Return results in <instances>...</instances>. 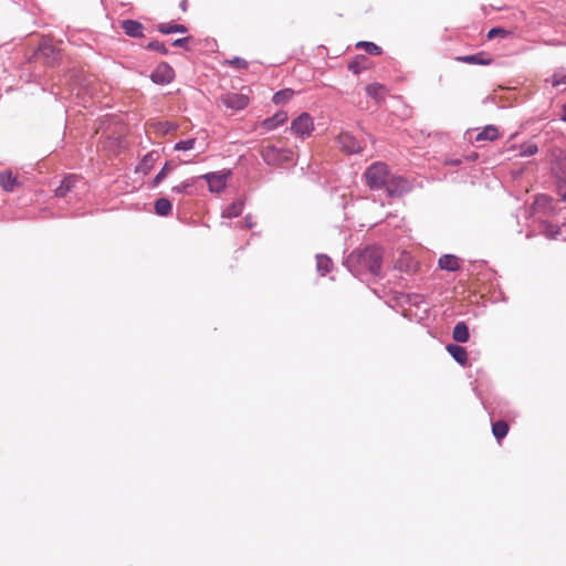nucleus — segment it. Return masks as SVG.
Masks as SVG:
<instances>
[{
	"label": "nucleus",
	"mask_w": 566,
	"mask_h": 566,
	"mask_svg": "<svg viewBox=\"0 0 566 566\" xmlns=\"http://www.w3.org/2000/svg\"><path fill=\"white\" fill-rule=\"evenodd\" d=\"M366 184L371 189L386 188L389 196H401L409 190V184L401 177L390 176L384 163H375L365 171Z\"/></svg>",
	"instance_id": "1"
},
{
	"label": "nucleus",
	"mask_w": 566,
	"mask_h": 566,
	"mask_svg": "<svg viewBox=\"0 0 566 566\" xmlns=\"http://www.w3.org/2000/svg\"><path fill=\"white\" fill-rule=\"evenodd\" d=\"M259 154L268 166L281 167L293 161L294 153L291 148L277 145L272 139H263L259 146Z\"/></svg>",
	"instance_id": "2"
},
{
	"label": "nucleus",
	"mask_w": 566,
	"mask_h": 566,
	"mask_svg": "<svg viewBox=\"0 0 566 566\" xmlns=\"http://www.w3.org/2000/svg\"><path fill=\"white\" fill-rule=\"evenodd\" d=\"M359 268L366 269L369 273L378 275L381 270L382 252L379 248H366L357 255Z\"/></svg>",
	"instance_id": "3"
},
{
	"label": "nucleus",
	"mask_w": 566,
	"mask_h": 566,
	"mask_svg": "<svg viewBox=\"0 0 566 566\" xmlns=\"http://www.w3.org/2000/svg\"><path fill=\"white\" fill-rule=\"evenodd\" d=\"M219 103L227 109L239 112L248 107L250 96L243 93L228 92L219 97Z\"/></svg>",
	"instance_id": "4"
},
{
	"label": "nucleus",
	"mask_w": 566,
	"mask_h": 566,
	"mask_svg": "<svg viewBox=\"0 0 566 566\" xmlns=\"http://www.w3.org/2000/svg\"><path fill=\"white\" fill-rule=\"evenodd\" d=\"M291 133L300 138H307L314 130V120L308 113H302L291 123Z\"/></svg>",
	"instance_id": "5"
},
{
	"label": "nucleus",
	"mask_w": 566,
	"mask_h": 566,
	"mask_svg": "<svg viewBox=\"0 0 566 566\" xmlns=\"http://www.w3.org/2000/svg\"><path fill=\"white\" fill-rule=\"evenodd\" d=\"M228 174L222 171H216V172H209L200 176L199 178H202L207 181L209 190L211 192H220L222 191L227 186V179Z\"/></svg>",
	"instance_id": "6"
},
{
	"label": "nucleus",
	"mask_w": 566,
	"mask_h": 566,
	"mask_svg": "<svg viewBox=\"0 0 566 566\" xmlns=\"http://www.w3.org/2000/svg\"><path fill=\"white\" fill-rule=\"evenodd\" d=\"M175 77V71L174 69L163 62L154 70V72L150 75V78L156 84H169Z\"/></svg>",
	"instance_id": "7"
},
{
	"label": "nucleus",
	"mask_w": 566,
	"mask_h": 566,
	"mask_svg": "<svg viewBox=\"0 0 566 566\" xmlns=\"http://www.w3.org/2000/svg\"><path fill=\"white\" fill-rule=\"evenodd\" d=\"M337 142L340 149L347 154H357L363 149L360 143L349 133H340Z\"/></svg>",
	"instance_id": "8"
},
{
	"label": "nucleus",
	"mask_w": 566,
	"mask_h": 566,
	"mask_svg": "<svg viewBox=\"0 0 566 566\" xmlns=\"http://www.w3.org/2000/svg\"><path fill=\"white\" fill-rule=\"evenodd\" d=\"M289 116L285 111H279L273 116L265 118L261 122L260 126L261 128L265 129L266 132L273 130L276 127L283 125L287 120Z\"/></svg>",
	"instance_id": "9"
},
{
	"label": "nucleus",
	"mask_w": 566,
	"mask_h": 566,
	"mask_svg": "<svg viewBox=\"0 0 566 566\" xmlns=\"http://www.w3.org/2000/svg\"><path fill=\"white\" fill-rule=\"evenodd\" d=\"M455 60L462 63L479 65H490L492 63V57L485 52H480L472 55L457 56Z\"/></svg>",
	"instance_id": "10"
},
{
	"label": "nucleus",
	"mask_w": 566,
	"mask_h": 566,
	"mask_svg": "<svg viewBox=\"0 0 566 566\" xmlns=\"http://www.w3.org/2000/svg\"><path fill=\"white\" fill-rule=\"evenodd\" d=\"M159 158V154L155 150L149 151L146 154L138 166L136 167V172H142L144 175H147L155 166L156 161Z\"/></svg>",
	"instance_id": "11"
},
{
	"label": "nucleus",
	"mask_w": 566,
	"mask_h": 566,
	"mask_svg": "<svg viewBox=\"0 0 566 566\" xmlns=\"http://www.w3.org/2000/svg\"><path fill=\"white\" fill-rule=\"evenodd\" d=\"M367 95L376 101L377 104H380L385 101L387 95V88L385 85L379 83H371L365 88Z\"/></svg>",
	"instance_id": "12"
},
{
	"label": "nucleus",
	"mask_w": 566,
	"mask_h": 566,
	"mask_svg": "<svg viewBox=\"0 0 566 566\" xmlns=\"http://www.w3.org/2000/svg\"><path fill=\"white\" fill-rule=\"evenodd\" d=\"M78 177L76 175H69L66 176L61 185L55 190V196L60 198H64L69 192L72 191V189L75 187L76 182L78 181Z\"/></svg>",
	"instance_id": "13"
},
{
	"label": "nucleus",
	"mask_w": 566,
	"mask_h": 566,
	"mask_svg": "<svg viewBox=\"0 0 566 566\" xmlns=\"http://www.w3.org/2000/svg\"><path fill=\"white\" fill-rule=\"evenodd\" d=\"M0 186L4 191H13L17 187L20 186L15 176H13L12 171L4 170L0 171Z\"/></svg>",
	"instance_id": "14"
},
{
	"label": "nucleus",
	"mask_w": 566,
	"mask_h": 566,
	"mask_svg": "<svg viewBox=\"0 0 566 566\" xmlns=\"http://www.w3.org/2000/svg\"><path fill=\"white\" fill-rule=\"evenodd\" d=\"M124 32L132 38H142L144 27L140 22L135 20H124L122 22Z\"/></svg>",
	"instance_id": "15"
},
{
	"label": "nucleus",
	"mask_w": 566,
	"mask_h": 566,
	"mask_svg": "<svg viewBox=\"0 0 566 566\" xmlns=\"http://www.w3.org/2000/svg\"><path fill=\"white\" fill-rule=\"evenodd\" d=\"M500 137V132L494 125H486L480 133L475 136V142H493Z\"/></svg>",
	"instance_id": "16"
},
{
	"label": "nucleus",
	"mask_w": 566,
	"mask_h": 566,
	"mask_svg": "<svg viewBox=\"0 0 566 566\" xmlns=\"http://www.w3.org/2000/svg\"><path fill=\"white\" fill-rule=\"evenodd\" d=\"M447 352L453 357L455 361L465 365L468 361L467 349L462 346L450 344L447 346Z\"/></svg>",
	"instance_id": "17"
},
{
	"label": "nucleus",
	"mask_w": 566,
	"mask_h": 566,
	"mask_svg": "<svg viewBox=\"0 0 566 566\" xmlns=\"http://www.w3.org/2000/svg\"><path fill=\"white\" fill-rule=\"evenodd\" d=\"M469 337L468 325L464 322L457 323L452 331V338L458 343H467Z\"/></svg>",
	"instance_id": "18"
},
{
	"label": "nucleus",
	"mask_w": 566,
	"mask_h": 566,
	"mask_svg": "<svg viewBox=\"0 0 566 566\" xmlns=\"http://www.w3.org/2000/svg\"><path fill=\"white\" fill-rule=\"evenodd\" d=\"M439 268L447 271H457L460 268L459 259L452 254H444L438 261Z\"/></svg>",
	"instance_id": "19"
},
{
	"label": "nucleus",
	"mask_w": 566,
	"mask_h": 566,
	"mask_svg": "<svg viewBox=\"0 0 566 566\" xmlns=\"http://www.w3.org/2000/svg\"><path fill=\"white\" fill-rule=\"evenodd\" d=\"M368 67L369 60L365 55H357L353 61L348 63V70L356 75L367 70Z\"/></svg>",
	"instance_id": "20"
},
{
	"label": "nucleus",
	"mask_w": 566,
	"mask_h": 566,
	"mask_svg": "<svg viewBox=\"0 0 566 566\" xmlns=\"http://www.w3.org/2000/svg\"><path fill=\"white\" fill-rule=\"evenodd\" d=\"M294 94H295V92L292 88H284V90L276 92L273 95L272 101L276 105L285 104L290 99L293 98Z\"/></svg>",
	"instance_id": "21"
},
{
	"label": "nucleus",
	"mask_w": 566,
	"mask_h": 566,
	"mask_svg": "<svg viewBox=\"0 0 566 566\" xmlns=\"http://www.w3.org/2000/svg\"><path fill=\"white\" fill-rule=\"evenodd\" d=\"M157 29L164 34L185 33L187 31L185 25L177 23H160Z\"/></svg>",
	"instance_id": "22"
},
{
	"label": "nucleus",
	"mask_w": 566,
	"mask_h": 566,
	"mask_svg": "<svg viewBox=\"0 0 566 566\" xmlns=\"http://www.w3.org/2000/svg\"><path fill=\"white\" fill-rule=\"evenodd\" d=\"M242 210H243V202L239 200V201H235V202L229 205L222 211V217L223 218H235L242 213Z\"/></svg>",
	"instance_id": "23"
},
{
	"label": "nucleus",
	"mask_w": 566,
	"mask_h": 566,
	"mask_svg": "<svg viewBox=\"0 0 566 566\" xmlns=\"http://www.w3.org/2000/svg\"><path fill=\"white\" fill-rule=\"evenodd\" d=\"M509 432V424L504 420H497L492 424V433L500 441L502 440Z\"/></svg>",
	"instance_id": "24"
},
{
	"label": "nucleus",
	"mask_w": 566,
	"mask_h": 566,
	"mask_svg": "<svg viewBox=\"0 0 566 566\" xmlns=\"http://www.w3.org/2000/svg\"><path fill=\"white\" fill-rule=\"evenodd\" d=\"M316 268L317 271L321 272L322 275L328 273L333 268L332 260L326 255H317L316 256Z\"/></svg>",
	"instance_id": "25"
},
{
	"label": "nucleus",
	"mask_w": 566,
	"mask_h": 566,
	"mask_svg": "<svg viewBox=\"0 0 566 566\" xmlns=\"http://www.w3.org/2000/svg\"><path fill=\"white\" fill-rule=\"evenodd\" d=\"M155 211L159 216H168L171 211V202L166 198H159L155 202Z\"/></svg>",
	"instance_id": "26"
},
{
	"label": "nucleus",
	"mask_w": 566,
	"mask_h": 566,
	"mask_svg": "<svg viewBox=\"0 0 566 566\" xmlns=\"http://www.w3.org/2000/svg\"><path fill=\"white\" fill-rule=\"evenodd\" d=\"M538 147L534 143H526L520 146V154L521 157H531L535 154H537Z\"/></svg>",
	"instance_id": "27"
},
{
	"label": "nucleus",
	"mask_w": 566,
	"mask_h": 566,
	"mask_svg": "<svg viewBox=\"0 0 566 566\" xmlns=\"http://www.w3.org/2000/svg\"><path fill=\"white\" fill-rule=\"evenodd\" d=\"M357 48H363L370 55H379L381 49L373 42H358Z\"/></svg>",
	"instance_id": "28"
},
{
	"label": "nucleus",
	"mask_w": 566,
	"mask_h": 566,
	"mask_svg": "<svg viewBox=\"0 0 566 566\" xmlns=\"http://www.w3.org/2000/svg\"><path fill=\"white\" fill-rule=\"evenodd\" d=\"M195 185V179H188L181 182L180 185L174 186L171 190L177 193H187L189 195V188Z\"/></svg>",
	"instance_id": "29"
},
{
	"label": "nucleus",
	"mask_w": 566,
	"mask_h": 566,
	"mask_svg": "<svg viewBox=\"0 0 566 566\" xmlns=\"http://www.w3.org/2000/svg\"><path fill=\"white\" fill-rule=\"evenodd\" d=\"M511 35V31L506 30V29H503V28H492L489 32H488V39L489 40H492L496 36H501V38H506Z\"/></svg>",
	"instance_id": "30"
},
{
	"label": "nucleus",
	"mask_w": 566,
	"mask_h": 566,
	"mask_svg": "<svg viewBox=\"0 0 566 566\" xmlns=\"http://www.w3.org/2000/svg\"><path fill=\"white\" fill-rule=\"evenodd\" d=\"M226 63L231 65L232 67H234L237 70H247L248 65H249V63L244 59H241V57H238V56H235V57H233L231 60H227Z\"/></svg>",
	"instance_id": "31"
},
{
	"label": "nucleus",
	"mask_w": 566,
	"mask_h": 566,
	"mask_svg": "<svg viewBox=\"0 0 566 566\" xmlns=\"http://www.w3.org/2000/svg\"><path fill=\"white\" fill-rule=\"evenodd\" d=\"M195 144H196V139H193V138L187 139V140H181V142H178L174 146V149L175 150H190V149H193Z\"/></svg>",
	"instance_id": "32"
},
{
	"label": "nucleus",
	"mask_w": 566,
	"mask_h": 566,
	"mask_svg": "<svg viewBox=\"0 0 566 566\" xmlns=\"http://www.w3.org/2000/svg\"><path fill=\"white\" fill-rule=\"evenodd\" d=\"M147 49L153 50V51H158L161 54H167L168 53V49L165 46V44L161 43V42H158V41L149 42L147 44Z\"/></svg>",
	"instance_id": "33"
},
{
	"label": "nucleus",
	"mask_w": 566,
	"mask_h": 566,
	"mask_svg": "<svg viewBox=\"0 0 566 566\" xmlns=\"http://www.w3.org/2000/svg\"><path fill=\"white\" fill-rule=\"evenodd\" d=\"M169 171H170V168L168 167V164H165V166L161 168V170L155 177V179L153 181L154 186L159 185L167 177Z\"/></svg>",
	"instance_id": "34"
},
{
	"label": "nucleus",
	"mask_w": 566,
	"mask_h": 566,
	"mask_svg": "<svg viewBox=\"0 0 566 566\" xmlns=\"http://www.w3.org/2000/svg\"><path fill=\"white\" fill-rule=\"evenodd\" d=\"M551 82L554 87H558L562 84L566 85V75L555 74Z\"/></svg>",
	"instance_id": "35"
},
{
	"label": "nucleus",
	"mask_w": 566,
	"mask_h": 566,
	"mask_svg": "<svg viewBox=\"0 0 566 566\" xmlns=\"http://www.w3.org/2000/svg\"><path fill=\"white\" fill-rule=\"evenodd\" d=\"M156 127L164 134L168 133L171 129H175V126L170 125L169 123H158Z\"/></svg>",
	"instance_id": "36"
},
{
	"label": "nucleus",
	"mask_w": 566,
	"mask_h": 566,
	"mask_svg": "<svg viewBox=\"0 0 566 566\" xmlns=\"http://www.w3.org/2000/svg\"><path fill=\"white\" fill-rule=\"evenodd\" d=\"M188 42V38L177 39L172 42L174 46H182Z\"/></svg>",
	"instance_id": "37"
},
{
	"label": "nucleus",
	"mask_w": 566,
	"mask_h": 566,
	"mask_svg": "<svg viewBox=\"0 0 566 566\" xmlns=\"http://www.w3.org/2000/svg\"><path fill=\"white\" fill-rule=\"evenodd\" d=\"M40 51L43 53V54H48L49 51H52V48L51 45H48V44H42L40 46Z\"/></svg>",
	"instance_id": "38"
},
{
	"label": "nucleus",
	"mask_w": 566,
	"mask_h": 566,
	"mask_svg": "<svg viewBox=\"0 0 566 566\" xmlns=\"http://www.w3.org/2000/svg\"><path fill=\"white\" fill-rule=\"evenodd\" d=\"M562 120L566 122V104L563 107Z\"/></svg>",
	"instance_id": "39"
},
{
	"label": "nucleus",
	"mask_w": 566,
	"mask_h": 566,
	"mask_svg": "<svg viewBox=\"0 0 566 566\" xmlns=\"http://www.w3.org/2000/svg\"><path fill=\"white\" fill-rule=\"evenodd\" d=\"M245 222H247V227H248V228H251V227H252V222H251V218H250V217H247V218H245Z\"/></svg>",
	"instance_id": "40"
},
{
	"label": "nucleus",
	"mask_w": 566,
	"mask_h": 566,
	"mask_svg": "<svg viewBox=\"0 0 566 566\" xmlns=\"http://www.w3.org/2000/svg\"><path fill=\"white\" fill-rule=\"evenodd\" d=\"M392 187H394V188H396V189H399V188H400V186H399V184H398L397 181H396V182H394V186H392Z\"/></svg>",
	"instance_id": "41"
},
{
	"label": "nucleus",
	"mask_w": 566,
	"mask_h": 566,
	"mask_svg": "<svg viewBox=\"0 0 566 566\" xmlns=\"http://www.w3.org/2000/svg\"><path fill=\"white\" fill-rule=\"evenodd\" d=\"M547 234H548L549 237H554V231H553V230H549V233L547 232Z\"/></svg>",
	"instance_id": "42"
},
{
	"label": "nucleus",
	"mask_w": 566,
	"mask_h": 566,
	"mask_svg": "<svg viewBox=\"0 0 566 566\" xmlns=\"http://www.w3.org/2000/svg\"><path fill=\"white\" fill-rule=\"evenodd\" d=\"M181 7L184 10H186V1L184 3H181Z\"/></svg>",
	"instance_id": "43"
}]
</instances>
